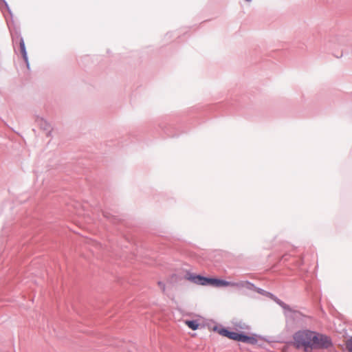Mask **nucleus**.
Here are the masks:
<instances>
[{"instance_id":"obj_4","label":"nucleus","mask_w":352,"mask_h":352,"mask_svg":"<svg viewBox=\"0 0 352 352\" xmlns=\"http://www.w3.org/2000/svg\"><path fill=\"white\" fill-rule=\"evenodd\" d=\"M185 324L192 330H196L199 327V324L197 320H186Z\"/></svg>"},{"instance_id":"obj_7","label":"nucleus","mask_w":352,"mask_h":352,"mask_svg":"<svg viewBox=\"0 0 352 352\" xmlns=\"http://www.w3.org/2000/svg\"><path fill=\"white\" fill-rule=\"evenodd\" d=\"M158 285L162 288V290H165V285L162 282L158 283Z\"/></svg>"},{"instance_id":"obj_1","label":"nucleus","mask_w":352,"mask_h":352,"mask_svg":"<svg viewBox=\"0 0 352 352\" xmlns=\"http://www.w3.org/2000/svg\"><path fill=\"white\" fill-rule=\"evenodd\" d=\"M292 345L304 352H312L314 349L329 348L331 346V341L327 336L309 330H302L294 334Z\"/></svg>"},{"instance_id":"obj_6","label":"nucleus","mask_w":352,"mask_h":352,"mask_svg":"<svg viewBox=\"0 0 352 352\" xmlns=\"http://www.w3.org/2000/svg\"><path fill=\"white\" fill-rule=\"evenodd\" d=\"M20 47H21V52L23 54V56L25 57L26 53H25V44H24V42L23 40H21V41L20 43Z\"/></svg>"},{"instance_id":"obj_3","label":"nucleus","mask_w":352,"mask_h":352,"mask_svg":"<svg viewBox=\"0 0 352 352\" xmlns=\"http://www.w3.org/2000/svg\"><path fill=\"white\" fill-rule=\"evenodd\" d=\"M220 334L230 339L236 341H241L243 342H251V341L253 340V338L248 337L247 336L238 333L236 332L229 331L226 329H221L220 331Z\"/></svg>"},{"instance_id":"obj_2","label":"nucleus","mask_w":352,"mask_h":352,"mask_svg":"<svg viewBox=\"0 0 352 352\" xmlns=\"http://www.w3.org/2000/svg\"><path fill=\"white\" fill-rule=\"evenodd\" d=\"M188 280L191 282L201 285H210L214 287H243L248 283L247 282H229L217 278H210L201 276L200 275H190L188 277Z\"/></svg>"},{"instance_id":"obj_5","label":"nucleus","mask_w":352,"mask_h":352,"mask_svg":"<svg viewBox=\"0 0 352 352\" xmlns=\"http://www.w3.org/2000/svg\"><path fill=\"white\" fill-rule=\"evenodd\" d=\"M346 347L349 352H352V337L346 341Z\"/></svg>"}]
</instances>
